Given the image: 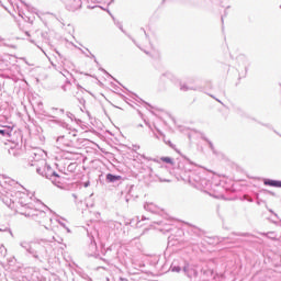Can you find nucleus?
Listing matches in <instances>:
<instances>
[{
    "label": "nucleus",
    "mask_w": 281,
    "mask_h": 281,
    "mask_svg": "<svg viewBox=\"0 0 281 281\" xmlns=\"http://www.w3.org/2000/svg\"><path fill=\"white\" fill-rule=\"evenodd\" d=\"M238 63H243V66L245 68V76H247V71H249V61L247 60V57L245 55H239L237 57Z\"/></svg>",
    "instance_id": "dca6fc26"
},
{
    "label": "nucleus",
    "mask_w": 281,
    "mask_h": 281,
    "mask_svg": "<svg viewBox=\"0 0 281 281\" xmlns=\"http://www.w3.org/2000/svg\"><path fill=\"white\" fill-rule=\"evenodd\" d=\"M142 221H146V216L143 215V216H142Z\"/></svg>",
    "instance_id": "338daca9"
},
{
    "label": "nucleus",
    "mask_w": 281,
    "mask_h": 281,
    "mask_svg": "<svg viewBox=\"0 0 281 281\" xmlns=\"http://www.w3.org/2000/svg\"><path fill=\"white\" fill-rule=\"evenodd\" d=\"M105 181L106 183H117L122 181V176H117L115 173H106Z\"/></svg>",
    "instance_id": "f8f14e48"
},
{
    "label": "nucleus",
    "mask_w": 281,
    "mask_h": 281,
    "mask_svg": "<svg viewBox=\"0 0 281 281\" xmlns=\"http://www.w3.org/2000/svg\"><path fill=\"white\" fill-rule=\"evenodd\" d=\"M225 16H227V11H224V14L222 15V23H224V21H225Z\"/></svg>",
    "instance_id": "49530a36"
},
{
    "label": "nucleus",
    "mask_w": 281,
    "mask_h": 281,
    "mask_svg": "<svg viewBox=\"0 0 281 281\" xmlns=\"http://www.w3.org/2000/svg\"><path fill=\"white\" fill-rule=\"evenodd\" d=\"M59 112L64 114L65 113V109H60Z\"/></svg>",
    "instance_id": "e2e57ef3"
},
{
    "label": "nucleus",
    "mask_w": 281,
    "mask_h": 281,
    "mask_svg": "<svg viewBox=\"0 0 281 281\" xmlns=\"http://www.w3.org/2000/svg\"><path fill=\"white\" fill-rule=\"evenodd\" d=\"M72 198L76 200L78 199V195L76 193H72Z\"/></svg>",
    "instance_id": "6e6d98bb"
},
{
    "label": "nucleus",
    "mask_w": 281,
    "mask_h": 281,
    "mask_svg": "<svg viewBox=\"0 0 281 281\" xmlns=\"http://www.w3.org/2000/svg\"><path fill=\"white\" fill-rule=\"evenodd\" d=\"M155 175V171H153V168H149V176L153 177Z\"/></svg>",
    "instance_id": "603ef678"
},
{
    "label": "nucleus",
    "mask_w": 281,
    "mask_h": 281,
    "mask_svg": "<svg viewBox=\"0 0 281 281\" xmlns=\"http://www.w3.org/2000/svg\"><path fill=\"white\" fill-rule=\"evenodd\" d=\"M36 172L37 175H41V177L49 179V181L55 186L56 183H60V181H58V179H60V175H58V172H56L45 160H42L41 166L36 167Z\"/></svg>",
    "instance_id": "f03ea898"
},
{
    "label": "nucleus",
    "mask_w": 281,
    "mask_h": 281,
    "mask_svg": "<svg viewBox=\"0 0 281 281\" xmlns=\"http://www.w3.org/2000/svg\"><path fill=\"white\" fill-rule=\"evenodd\" d=\"M50 124H57L58 126H61V128H69V124L63 120H49Z\"/></svg>",
    "instance_id": "aec40b11"
},
{
    "label": "nucleus",
    "mask_w": 281,
    "mask_h": 281,
    "mask_svg": "<svg viewBox=\"0 0 281 281\" xmlns=\"http://www.w3.org/2000/svg\"><path fill=\"white\" fill-rule=\"evenodd\" d=\"M14 261H16V258L12 257L8 260L9 265H14Z\"/></svg>",
    "instance_id": "79ce46f5"
},
{
    "label": "nucleus",
    "mask_w": 281,
    "mask_h": 281,
    "mask_svg": "<svg viewBox=\"0 0 281 281\" xmlns=\"http://www.w3.org/2000/svg\"><path fill=\"white\" fill-rule=\"evenodd\" d=\"M90 58H92L94 60L97 67H99V71H102V74H104V76H106L108 78H112V80H115V82H117L119 85H122V83H120V81H117V79L112 77L111 74H109V71H106V69L100 67V61H98V58H95V55L90 53Z\"/></svg>",
    "instance_id": "9b49d317"
},
{
    "label": "nucleus",
    "mask_w": 281,
    "mask_h": 281,
    "mask_svg": "<svg viewBox=\"0 0 281 281\" xmlns=\"http://www.w3.org/2000/svg\"><path fill=\"white\" fill-rule=\"evenodd\" d=\"M46 117H53L54 119V115L46 114Z\"/></svg>",
    "instance_id": "0e129e2a"
},
{
    "label": "nucleus",
    "mask_w": 281,
    "mask_h": 281,
    "mask_svg": "<svg viewBox=\"0 0 281 281\" xmlns=\"http://www.w3.org/2000/svg\"><path fill=\"white\" fill-rule=\"evenodd\" d=\"M140 32L145 34L146 38H149L148 33H146V30L144 27H140Z\"/></svg>",
    "instance_id": "c03bdc74"
},
{
    "label": "nucleus",
    "mask_w": 281,
    "mask_h": 281,
    "mask_svg": "<svg viewBox=\"0 0 281 281\" xmlns=\"http://www.w3.org/2000/svg\"><path fill=\"white\" fill-rule=\"evenodd\" d=\"M222 240H229V237H223Z\"/></svg>",
    "instance_id": "680f3d73"
},
{
    "label": "nucleus",
    "mask_w": 281,
    "mask_h": 281,
    "mask_svg": "<svg viewBox=\"0 0 281 281\" xmlns=\"http://www.w3.org/2000/svg\"><path fill=\"white\" fill-rule=\"evenodd\" d=\"M191 233L194 234V236H198L199 238H201V236H203V232L201 231V228H199L196 226L191 227Z\"/></svg>",
    "instance_id": "393cba45"
},
{
    "label": "nucleus",
    "mask_w": 281,
    "mask_h": 281,
    "mask_svg": "<svg viewBox=\"0 0 281 281\" xmlns=\"http://www.w3.org/2000/svg\"><path fill=\"white\" fill-rule=\"evenodd\" d=\"M269 212H270L271 214H274L276 216H278V214H276V213L273 212V210H269Z\"/></svg>",
    "instance_id": "052dcab7"
},
{
    "label": "nucleus",
    "mask_w": 281,
    "mask_h": 281,
    "mask_svg": "<svg viewBox=\"0 0 281 281\" xmlns=\"http://www.w3.org/2000/svg\"><path fill=\"white\" fill-rule=\"evenodd\" d=\"M172 78H175V76L172 75V72H170V71L164 72V74L160 76V82H167L168 80H172Z\"/></svg>",
    "instance_id": "412c9836"
},
{
    "label": "nucleus",
    "mask_w": 281,
    "mask_h": 281,
    "mask_svg": "<svg viewBox=\"0 0 281 281\" xmlns=\"http://www.w3.org/2000/svg\"><path fill=\"white\" fill-rule=\"evenodd\" d=\"M56 143L59 144L60 146H66L68 148H71V142L65 138V136L57 137Z\"/></svg>",
    "instance_id": "f3484780"
},
{
    "label": "nucleus",
    "mask_w": 281,
    "mask_h": 281,
    "mask_svg": "<svg viewBox=\"0 0 281 281\" xmlns=\"http://www.w3.org/2000/svg\"><path fill=\"white\" fill-rule=\"evenodd\" d=\"M88 238L90 240V244L88 246L87 256L100 258V254H98V244L95 243V237L93 236V233L88 232Z\"/></svg>",
    "instance_id": "20e7f679"
},
{
    "label": "nucleus",
    "mask_w": 281,
    "mask_h": 281,
    "mask_svg": "<svg viewBox=\"0 0 281 281\" xmlns=\"http://www.w3.org/2000/svg\"><path fill=\"white\" fill-rule=\"evenodd\" d=\"M126 36H128V38H131V41H132L135 45L137 44V42H136L134 38H132L131 35L126 34Z\"/></svg>",
    "instance_id": "3c124183"
},
{
    "label": "nucleus",
    "mask_w": 281,
    "mask_h": 281,
    "mask_svg": "<svg viewBox=\"0 0 281 281\" xmlns=\"http://www.w3.org/2000/svg\"><path fill=\"white\" fill-rule=\"evenodd\" d=\"M79 104H81L85 109V104H87V101L85 100V98H77Z\"/></svg>",
    "instance_id": "58836bf2"
},
{
    "label": "nucleus",
    "mask_w": 281,
    "mask_h": 281,
    "mask_svg": "<svg viewBox=\"0 0 281 281\" xmlns=\"http://www.w3.org/2000/svg\"><path fill=\"white\" fill-rule=\"evenodd\" d=\"M180 91H196V87H189L186 83L180 85Z\"/></svg>",
    "instance_id": "a878e982"
},
{
    "label": "nucleus",
    "mask_w": 281,
    "mask_h": 281,
    "mask_svg": "<svg viewBox=\"0 0 281 281\" xmlns=\"http://www.w3.org/2000/svg\"><path fill=\"white\" fill-rule=\"evenodd\" d=\"M66 115L69 120H71V122H74V120H76V115H74V113H71V112H67Z\"/></svg>",
    "instance_id": "4c0bfd02"
},
{
    "label": "nucleus",
    "mask_w": 281,
    "mask_h": 281,
    "mask_svg": "<svg viewBox=\"0 0 281 281\" xmlns=\"http://www.w3.org/2000/svg\"><path fill=\"white\" fill-rule=\"evenodd\" d=\"M0 232H9V234H10L11 236H13L12 229H10V228H8V227H5V228H0Z\"/></svg>",
    "instance_id": "ea45409f"
},
{
    "label": "nucleus",
    "mask_w": 281,
    "mask_h": 281,
    "mask_svg": "<svg viewBox=\"0 0 281 281\" xmlns=\"http://www.w3.org/2000/svg\"><path fill=\"white\" fill-rule=\"evenodd\" d=\"M23 216H40V218H45L47 213L45 211L34 210L32 213H21Z\"/></svg>",
    "instance_id": "2eb2a0df"
},
{
    "label": "nucleus",
    "mask_w": 281,
    "mask_h": 281,
    "mask_svg": "<svg viewBox=\"0 0 281 281\" xmlns=\"http://www.w3.org/2000/svg\"><path fill=\"white\" fill-rule=\"evenodd\" d=\"M203 139L209 144V148H211L212 153L216 154V149L214 148V144L212 143V140H209L205 137Z\"/></svg>",
    "instance_id": "2f4dec72"
},
{
    "label": "nucleus",
    "mask_w": 281,
    "mask_h": 281,
    "mask_svg": "<svg viewBox=\"0 0 281 281\" xmlns=\"http://www.w3.org/2000/svg\"><path fill=\"white\" fill-rule=\"evenodd\" d=\"M9 155L16 157L19 155V151L15 148H11V149H9Z\"/></svg>",
    "instance_id": "e433bc0d"
},
{
    "label": "nucleus",
    "mask_w": 281,
    "mask_h": 281,
    "mask_svg": "<svg viewBox=\"0 0 281 281\" xmlns=\"http://www.w3.org/2000/svg\"><path fill=\"white\" fill-rule=\"evenodd\" d=\"M0 135L2 137H12V127L0 130Z\"/></svg>",
    "instance_id": "5701e85b"
},
{
    "label": "nucleus",
    "mask_w": 281,
    "mask_h": 281,
    "mask_svg": "<svg viewBox=\"0 0 281 281\" xmlns=\"http://www.w3.org/2000/svg\"><path fill=\"white\" fill-rule=\"evenodd\" d=\"M155 177H157L160 183H170V181H172V172L168 170V167H160L158 173L155 175Z\"/></svg>",
    "instance_id": "39448f33"
},
{
    "label": "nucleus",
    "mask_w": 281,
    "mask_h": 281,
    "mask_svg": "<svg viewBox=\"0 0 281 281\" xmlns=\"http://www.w3.org/2000/svg\"><path fill=\"white\" fill-rule=\"evenodd\" d=\"M193 168L194 162L190 161V159L184 157V160L178 161L176 175H178V177H180L182 181H188L196 188L204 177L201 176V172L194 171Z\"/></svg>",
    "instance_id": "f257e3e1"
},
{
    "label": "nucleus",
    "mask_w": 281,
    "mask_h": 281,
    "mask_svg": "<svg viewBox=\"0 0 281 281\" xmlns=\"http://www.w3.org/2000/svg\"><path fill=\"white\" fill-rule=\"evenodd\" d=\"M20 1H21V3H23V5H25V8L29 12H34V8L30 7V4L25 3V1H23V0H20Z\"/></svg>",
    "instance_id": "c9c22d12"
},
{
    "label": "nucleus",
    "mask_w": 281,
    "mask_h": 281,
    "mask_svg": "<svg viewBox=\"0 0 281 281\" xmlns=\"http://www.w3.org/2000/svg\"><path fill=\"white\" fill-rule=\"evenodd\" d=\"M20 247H22V249H25L26 254H31L32 249H34V247L32 246V241L25 240L20 241Z\"/></svg>",
    "instance_id": "a211bd4d"
},
{
    "label": "nucleus",
    "mask_w": 281,
    "mask_h": 281,
    "mask_svg": "<svg viewBox=\"0 0 281 281\" xmlns=\"http://www.w3.org/2000/svg\"><path fill=\"white\" fill-rule=\"evenodd\" d=\"M4 276L0 273V281H3Z\"/></svg>",
    "instance_id": "bf43d9fd"
},
{
    "label": "nucleus",
    "mask_w": 281,
    "mask_h": 281,
    "mask_svg": "<svg viewBox=\"0 0 281 281\" xmlns=\"http://www.w3.org/2000/svg\"><path fill=\"white\" fill-rule=\"evenodd\" d=\"M144 210H146L147 212L154 213L155 212V204H153V203H145L144 204Z\"/></svg>",
    "instance_id": "c85d7f7f"
},
{
    "label": "nucleus",
    "mask_w": 281,
    "mask_h": 281,
    "mask_svg": "<svg viewBox=\"0 0 281 281\" xmlns=\"http://www.w3.org/2000/svg\"><path fill=\"white\" fill-rule=\"evenodd\" d=\"M137 99L136 102H139L140 104H144V106H147V109H153V105L150 103L144 101L142 98L137 97V94H134Z\"/></svg>",
    "instance_id": "cd10ccee"
},
{
    "label": "nucleus",
    "mask_w": 281,
    "mask_h": 281,
    "mask_svg": "<svg viewBox=\"0 0 281 281\" xmlns=\"http://www.w3.org/2000/svg\"><path fill=\"white\" fill-rule=\"evenodd\" d=\"M145 124H146V126H148L149 128H153L148 123L145 122Z\"/></svg>",
    "instance_id": "69168bd1"
},
{
    "label": "nucleus",
    "mask_w": 281,
    "mask_h": 281,
    "mask_svg": "<svg viewBox=\"0 0 281 281\" xmlns=\"http://www.w3.org/2000/svg\"><path fill=\"white\" fill-rule=\"evenodd\" d=\"M18 14H19V16H21V19H23V20H24L25 16H26L25 13H24L22 10H19V11H18Z\"/></svg>",
    "instance_id": "a19ab883"
},
{
    "label": "nucleus",
    "mask_w": 281,
    "mask_h": 281,
    "mask_svg": "<svg viewBox=\"0 0 281 281\" xmlns=\"http://www.w3.org/2000/svg\"><path fill=\"white\" fill-rule=\"evenodd\" d=\"M196 188H200V190H210L212 188V181L207 180L205 177L200 181V183L196 186Z\"/></svg>",
    "instance_id": "4468645a"
},
{
    "label": "nucleus",
    "mask_w": 281,
    "mask_h": 281,
    "mask_svg": "<svg viewBox=\"0 0 281 281\" xmlns=\"http://www.w3.org/2000/svg\"><path fill=\"white\" fill-rule=\"evenodd\" d=\"M164 164H169V166H175V159L172 157L164 156L160 158Z\"/></svg>",
    "instance_id": "b1692460"
},
{
    "label": "nucleus",
    "mask_w": 281,
    "mask_h": 281,
    "mask_svg": "<svg viewBox=\"0 0 281 281\" xmlns=\"http://www.w3.org/2000/svg\"><path fill=\"white\" fill-rule=\"evenodd\" d=\"M92 8H100L101 10H106L104 7H100V5H95V7H92Z\"/></svg>",
    "instance_id": "5fc2aeb1"
},
{
    "label": "nucleus",
    "mask_w": 281,
    "mask_h": 281,
    "mask_svg": "<svg viewBox=\"0 0 281 281\" xmlns=\"http://www.w3.org/2000/svg\"><path fill=\"white\" fill-rule=\"evenodd\" d=\"M279 259H280V265H278V266L281 267V256L279 257Z\"/></svg>",
    "instance_id": "774afa93"
},
{
    "label": "nucleus",
    "mask_w": 281,
    "mask_h": 281,
    "mask_svg": "<svg viewBox=\"0 0 281 281\" xmlns=\"http://www.w3.org/2000/svg\"><path fill=\"white\" fill-rule=\"evenodd\" d=\"M157 132L159 133V135L154 134L156 139H162V142L169 147L172 148V150H176V153H179V150L177 149V145L172 144V142L170 139H168L164 133L159 130H157Z\"/></svg>",
    "instance_id": "1a4fd4ad"
},
{
    "label": "nucleus",
    "mask_w": 281,
    "mask_h": 281,
    "mask_svg": "<svg viewBox=\"0 0 281 281\" xmlns=\"http://www.w3.org/2000/svg\"><path fill=\"white\" fill-rule=\"evenodd\" d=\"M263 186H269L270 188H281V180L266 178L263 179Z\"/></svg>",
    "instance_id": "ddd939ff"
},
{
    "label": "nucleus",
    "mask_w": 281,
    "mask_h": 281,
    "mask_svg": "<svg viewBox=\"0 0 281 281\" xmlns=\"http://www.w3.org/2000/svg\"><path fill=\"white\" fill-rule=\"evenodd\" d=\"M154 223H156V225H164V227L160 228V232H167V233L172 232V225L167 224L164 221H161V222H154Z\"/></svg>",
    "instance_id": "6ab92c4d"
},
{
    "label": "nucleus",
    "mask_w": 281,
    "mask_h": 281,
    "mask_svg": "<svg viewBox=\"0 0 281 281\" xmlns=\"http://www.w3.org/2000/svg\"><path fill=\"white\" fill-rule=\"evenodd\" d=\"M104 12H108V14H110L112 19H115V16H113V13H111V10L105 9Z\"/></svg>",
    "instance_id": "de8ad7c7"
},
{
    "label": "nucleus",
    "mask_w": 281,
    "mask_h": 281,
    "mask_svg": "<svg viewBox=\"0 0 281 281\" xmlns=\"http://www.w3.org/2000/svg\"><path fill=\"white\" fill-rule=\"evenodd\" d=\"M188 261L181 259V260H173L171 266H170V271H172V273H183V268L187 267Z\"/></svg>",
    "instance_id": "0eeeda50"
},
{
    "label": "nucleus",
    "mask_w": 281,
    "mask_h": 281,
    "mask_svg": "<svg viewBox=\"0 0 281 281\" xmlns=\"http://www.w3.org/2000/svg\"><path fill=\"white\" fill-rule=\"evenodd\" d=\"M212 265H214V260H210L206 268L201 269V273H203V276H206L207 278H213L214 280H216V277L214 276V268H212Z\"/></svg>",
    "instance_id": "9d476101"
},
{
    "label": "nucleus",
    "mask_w": 281,
    "mask_h": 281,
    "mask_svg": "<svg viewBox=\"0 0 281 281\" xmlns=\"http://www.w3.org/2000/svg\"><path fill=\"white\" fill-rule=\"evenodd\" d=\"M63 91H67V87L66 86H61Z\"/></svg>",
    "instance_id": "13d9d810"
},
{
    "label": "nucleus",
    "mask_w": 281,
    "mask_h": 281,
    "mask_svg": "<svg viewBox=\"0 0 281 281\" xmlns=\"http://www.w3.org/2000/svg\"><path fill=\"white\" fill-rule=\"evenodd\" d=\"M0 254L1 256H3V258H5V256L8 255V249L5 248V246H0Z\"/></svg>",
    "instance_id": "473e14b6"
},
{
    "label": "nucleus",
    "mask_w": 281,
    "mask_h": 281,
    "mask_svg": "<svg viewBox=\"0 0 281 281\" xmlns=\"http://www.w3.org/2000/svg\"><path fill=\"white\" fill-rule=\"evenodd\" d=\"M68 12H76L82 8V0H60Z\"/></svg>",
    "instance_id": "423d86ee"
},
{
    "label": "nucleus",
    "mask_w": 281,
    "mask_h": 281,
    "mask_svg": "<svg viewBox=\"0 0 281 281\" xmlns=\"http://www.w3.org/2000/svg\"><path fill=\"white\" fill-rule=\"evenodd\" d=\"M30 256L34 258L35 262H45L48 258L47 247L41 241L34 244L33 249L30 252Z\"/></svg>",
    "instance_id": "7ed1b4c3"
},
{
    "label": "nucleus",
    "mask_w": 281,
    "mask_h": 281,
    "mask_svg": "<svg viewBox=\"0 0 281 281\" xmlns=\"http://www.w3.org/2000/svg\"><path fill=\"white\" fill-rule=\"evenodd\" d=\"M67 170L68 172H74V170H76V162H71L70 165H68Z\"/></svg>",
    "instance_id": "72a5a7b5"
},
{
    "label": "nucleus",
    "mask_w": 281,
    "mask_h": 281,
    "mask_svg": "<svg viewBox=\"0 0 281 281\" xmlns=\"http://www.w3.org/2000/svg\"><path fill=\"white\" fill-rule=\"evenodd\" d=\"M77 89H79V91H82V89H85V88H82V86H80L79 83L77 85Z\"/></svg>",
    "instance_id": "864d4df0"
},
{
    "label": "nucleus",
    "mask_w": 281,
    "mask_h": 281,
    "mask_svg": "<svg viewBox=\"0 0 281 281\" xmlns=\"http://www.w3.org/2000/svg\"><path fill=\"white\" fill-rule=\"evenodd\" d=\"M262 126H266L267 128H270L273 131V127L270 124H262Z\"/></svg>",
    "instance_id": "8fccbe9b"
},
{
    "label": "nucleus",
    "mask_w": 281,
    "mask_h": 281,
    "mask_svg": "<svg viewBox=\"0 0 281 281\" xmlns=\"http://www.w3.org/2000/svg\"><path fill=\"white\" fill-rule=\"evenodd\" d=\"M59 225H61V227H67L63 222H59Z\"/></svg>",
    "instance_id": "4d7b16f0"
},
{
    "label": "nucleus",
    "mask_w": 281,
    "mask_h": 281,
    "mask_svg": "<svg viewBox=\"0 0 281 281\" xmlns=\"http://www.w3.org/2000/svg\"><path fill=\"white\" fill-rule=\"evenodd\" d=\"M26 23H34V16L25 15L24 20Z\"/></svg>",
    "instance_id": "f704fd0d"
},
{
    "label": "nucleus",
    "mask_w": 281,
    "mask_h": 281,
    "mask_svg": "<svg viewBox=\"0 0 281 281\" xmlns=\"http://www.w3.org/2000/svg\"><path fill=\"white\" fill-rule=\"evenodd\" d=\"M89 186H91V182H90V181L83 182V188H89Z\"/></svg>",
    "instance_id": "a18cd8bd"
},
{
    "label": "nucleus",
    "mask_w": 281,
    "mask_h": 281,
    "mask_svg": "<svg viewBox=\"0 0 281 281\" xmlns=\"http://www.w3.org/2000/svg\"><path fill=\"white\" fill-rule=\"evenodd\" d=\"M2 202L4 203V205H7V207H10V210H14V201H12V199L3 196Z\"/></svg>",
    "instance_id": "4be33fe9"
},
{
    "label": "nucleus",
    "mask_w": 281,
    "mask_h": 281,
    "mask_svg": "<svg viewBox=\"0 0 281 281\" xmlns=\"http://www.w3.org/2000/svg\"><path fill=\"white\" fill-rule=\"evenodd\" d=\"M20 205H21V207H30V204H29V203L20 202Z\"/></svg>",
    "instance_id": "37998d69"
},
{
    "label": "nucleus",
    "mask_w": 281,
    "mask_h": 281,
    "mask_svg": "<svg viewBox=\"0 0 281 281\" xmlns=\"http://www.w3.org/2000/svg\"><path fill=\"white\" fill-rule=\"evenodd\" d=\"M261 236H266V238H270L271 240H276V233L274 232L261 233Z\"/></svg>",
    "instance_id": "c756f323"
},
{
    "label": "nucleus",
    "mask_w": 281,
    "mask_h": 281,
    "mask_svg": "<svg viewBox=\"0 0 281 281\" xmlns=\"http://www.w3.org/2000/svg\"><path fill=\"white\" fill-rule=\"evenodd\" d=\"M4 58H9V60H11L12 58H16V57H14L12 55H4Z\"/></svg>",
    "instance_id": "09e8293b"
},
{
    "label": "nucleus",
    "mask_w": 281,
    "mask_h": 281,
    "mask_svg": "<svg viewBox=\"0 0 281 281\" xmlns=\"http://www.w3.org/2000/svg\"><path fill=\"white\" fill-rule=\"evenodd\" d=\"M113 22L116 25V27H119V30L123 32V34H126V31H124V26L122 25V22L117 21L115 18H113Z\"/></svg>",
    "instance_id": "7c9ffc66"
},
{
    "label": "nucleus",
    "mask_w": 281,
    "mask_h": 281,
    "mask_svg": "<svg viewBox=\"0 0 281 281\" xmlns=\"http://www.w3.org/2000/svg\"><path fill=\"white\" fill-rule=\"evenodd\" d=\"M234 236H241L243 238H254L251 233H233Z\"/></svg>",
    "instance_id": "bb28decb"
},
{
    "label": "nucleus",
    "mask_w": 281,
    "mask_h": 281,
    "mask_svg": "<svg viewBox=\"0 0 281 281\" xmlns=\"http://www.w3.org/2000/svg\"><path fill=\"white\" fill-rule=\"evenodd\" d=\"M183 273L189 280H194L199 277V271L192 268L190 263L187 262V266L183 267Z\"/></svg>",
    "instance_id": "6e6552de"
}]
</instances>
